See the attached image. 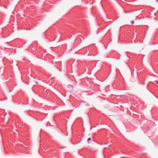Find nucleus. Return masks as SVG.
<instances>
[{
    "label": "nucleus",
    "mask_w": 158,
    "mask_h": 158,
    "mask_svg": "<svg viewBox=\"0 0 158 158\" xmlns=\"http://www.w3.org/2000/svg\"><path fill=\"white\" fill-rule=\"evenodd\" d=\"M157 2H158V0H156Z\"/></svg>",
    "instance_id": "nucleus-4"
},
{
    "label": "nucleus",
    "mask_w": 158,
    "mask_h": 158,
    "mask_svg": "<svg viewBox=\"0 0 158 158\" xmlns=\"http://www.w3.org/2000/svg\"><path fill=\"white\" fill-rule=\"evenodd\" d=\"M155 82H156V83L158 85V80L155 81Z\"/></svg>",
    "instance_id": "nucleus-3"
},
{
    "label": "nucleus",
    "mask_w": 158,
    "mask_h": 158,
    "mask_svg": "<svg viewBox=\"0 0 158 158\" xmlns=\"http://www.w3.org/2000/svg\"><path fill=\"white\" fill-rule=\"evenodd\" d=\"M131 23L132 24H133L134 23V22L133 21H131Z\"/></svg>",
    "instance_id": "nucleus-1"
},
{
    "label": "nucleus",
    "mask_w": 158,
    "mask_h": 158,
    "mask_svg": "<svg viewBox=\"0 0 158 158\" xmlns=\"http://www.w3.org/2000/svg\"><path fill=\"white\" fill-rule=\"evenodd\" d=\"M91 140V139L90 138H88V139H87V141H89V140Z\"/></svg>",
    "instance_id": "nucleus-2"
}]
</instances>
